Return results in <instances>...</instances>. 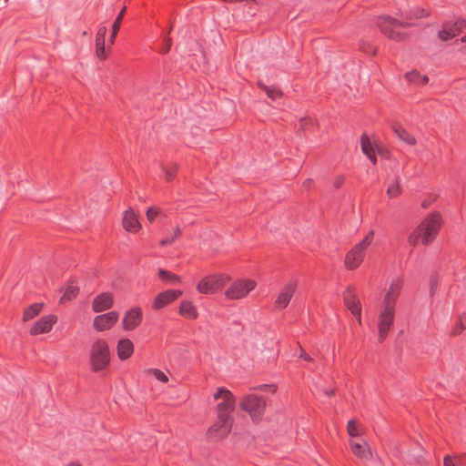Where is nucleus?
I'll return each instance as SVG.
<instances>
[{
	"instance_id": "obj_1",
	"label": "nucleus",
	"mask_w": 466,
	"mask_h": 466,
	"mask_svg": "<svg viewBox=\"0 0 466 466\" xmlns=\"http://www.w3.org/2000/svg\"><path fill=\"white\" fill-rule=\"evenodd\" d=\"M401 289L400 281H393L380 309L378 318L379 339L383 341L387 337L395 318L396 299Z\"/></svg>"
},
{
	"instance_id": "obj_2",
	"label": "nucleus",
	"mask_w": 466,
	"mask_h": 466,
	"mask_svg": "<svg viewBox=\"0 0 466 466\" xmlns=\"http://www.w3.org/2000/svg\"><path fill=\"white\" fill-rule=\"evenodd\" d=\"M441 228V218L438 214L427 217L418 228L410 235L409 244L416 246L421 242L424 245L431 243L437 236Z\"/></svg>"
},
{
	"instance_id": "obj_3",
	"label": "nucleus",
	"mask_w": 466,
	"mask_h": 466,
	"mask_svg": "<svg viewBox=\"0 0 466 466\" xmlns=\"http://www.w3.org/2000/svg\"><path fill=\"white\" fill-rule=\"evenodd\" d=\"M110 361L109 347L106 341L96 339L93 342L90 350V364L92 370L100 371L108 366Z\"/></svg>"
},
{
	"instance_id": "obj_4",
	"label": "nucleus",
	"mask_w": 466,
	"mask_h": 466,
	"mask_svg": "<svg viewBox=\"0 0 466 466\" xmlns=\"http://www.w3.org/2000/svg\"><path fill=\"white\" fill-rule=\"evenodd\" d=\"M377 25L385 35L395 41H402L405 38V34L399 30L400 27H409L413 25L412 23L408 21L400 22L390 15L378 17Z\"/></svg>"
},
{
	"instance_id": "obj_5",
	"label": "nucleus",
	"mask_w": 466,
	"mask_h": 466,
	"mask_svg": "<svg viewBox=\"0 0 466 466\" xmlns=\"http://www.w3.org/2000/svg\"><path fill=\"white\" fill-rule=\"evenodd\" d=\"M373 238L374 231L370 230L366 237L347 254L345 266L348 268L353 269L360 265L364 258V252L371 245Z\"/></svg>"
},
{
	"instance_id": "obj_6",
	"label": "nucleus",
	"mask_w": 466,
	"mask_h": 466,
	"mask_svg": "<svg viewBox=\"0 0 466 466\" xmlns=\"http://www.w3.org/2000/svg\"><path fill=\"white\" fill-rule=\"evenodd\" d=\"M216 400H221L217 405V412L218 416L233 418L232 413L236 408V398L231 391L226 388L219 387L213 394Z\"/></svg>"
},
{
	"instance_id": "obj_7",
	"label": "nucleus",
	"mask_w": 466,
	"mask_h": 466,
	"mask_svg": "<svg viewBox=\"0 0 466 466\" xmlns=\"http://www.w3.org/2000/svg\"><path fill=\"white\" fill-rule=\"evenodd\" d=\"M240 408L248 412L253 420H258L266 408V400L256 394H248L242 398Z\"/></svg>"
},
{
	"instance_id": "obj_8",
	"label": "nucleus",
	"mask_w": 466,
	"mask_h": 466,
	"mask_svg": "<svg viewBox=\"0 0 466 466\" xmlns=\"http://www.w3.org/2000/svg\"><path fill=\"white\" fill-rule=\"evenodd\" d=\"M233 418L218 415L217 421L208 429L207 436L211 441H218L226 437L231 431Z\"/></svg>"
},
{
	"instance_id": "obj_9",
	"label": "nucleus",
	"mask_w": 466,
	"mask_h": 466,
	"mask_svg": "<svg viewBox=\"0 0 466 466\" xmlns=\"http://www.w3.org/2000/svg\"><path fill=\"white\" fill-rule=\"evenodd\" d=\"M256 287V282L249 279L235 281L226 291V297L230 299H240L246 297Z\"/></svg>"
},
{
	"instance_id": "obj_10",
	"label": "nucleus",
	"mask_w": 466,
	"mask_h": 466,
	"mask_svg": "<svg viewBox=\"0 0 466 466\" xmlns=\"http://www.w3.org/2000/svg\"><path fill=\"white\" fill-rule=\"evenodd\" d=\"M225 283L226 278L223 276H208L198 282L197 289L203 294L214 293L221 289Z\"/></svg>"
},
{
	"instance_id": "obj_11",
	"label": "nucleus",
	"mask_w": 466,
	"mask_h": 466,
	"mask_svg": "<svg viewBox=\"0 0 466 466\" xmlns=\"http://www.w3.org/2000/svg\"><path fill=\"white\" fill-rule=\"evenodd\" d=\"M464 28H466V21L463 19H457L454 22H446L442 29L439 32V37L442 41H447L459 35Z\"/></svg>"
},
{
	"instance_id": "obj_12",
	"label": "nucleus",
	"mask_w": 466,
	"mask_h": 466,
	"mask_svg": "<svg viewBox=\"0 0 466 466\" xmlns=\"http://www.w3.org/2000/svg\"><path fill=\"white\" fill-rule=\"evenodd\" d=\"M119 315L116 311H109L97 315L94 319L93 326L97 331L110 329L118 320Z\"/></svg>"
},
{
	"instance_id": "obj_13",
	"label": "nucleus",
	"mask_w": 466,
	"mask_h": 466,
	"mask_svg": "<svg viewBox=\"0 0 466 466\" xmlns=\"http://www.w3.org/2000/svg\"><path fill=\"white\" fill-rule=\"evenodd\" d=\"M142 321V310L135 307L127 310L123 318L122 326L125 330H133Z\"/></svg>"
},
{
	"instance_id": "obj_14",
	"label": "nucleus",
	"mask_w": 466,
	"mask_h": 466,
	"mask_svg": "<svg viewBox=\"0 0 466 466\" xmlns=\"http://www.w3.org/2000/svg\"><path fill=\"white\" fill-rule=\"evenodd\" d=\"M296 289H297V282L292 280V281H289V283H287L281 289V291L279 292L276 301H275V305H276V308L279 309H285L290 299H292L295 291H296Z\"/></svg>"
},
{
	"instance_id": "obj_15",
	"label": "nucleus",
	"mask_w": 466,
	"mask_h": 466,
	"mask_svg": "<svg viewBox=\"0 0 466 466\" xmlns=\"http://www.w3.org/2000/svg\"><path fill=\"white\" fill-rule=\"evenodd\" d=\"M182 295V291L178 289H167L160 292L153 301V309H160L176 300Z\"/></svg>"
},
{
	"instance_id": "obj_16",
	"label": "nucleus",
	"mask_w": 466,
	"mask_h": 466,
	"mask_svg": "<svg viewBox=\"0 0 466 466\" xmlns=\"http://www.w3.org/2000/svg\"><path fill=\"white\" fill-rule=\"evenodd\" d=\"M57 318L55 315H46L38 319L31 328V335H39L49 332L56 324Z\"/></svg>"
},
{
	"instance_id": "obj_17",
	"label": "nucleus",
	"mask_w": 466,
	"mask_h": 466,
	"mask_svg": "<svg viewBox=\"0 0 466 466\" xmlns=\"http://www.w3.org/2000/svg\"><path fill=\"white\" fill-rule=\"evenodd\" d=\"M344 301L345 305L351 311L352 315L356 317L359 324H361V309L360 301L354 295L350 287H348L344 292Z\"/></svg>"
},
{
	"instance_id": "obj_18",
	"label": "nucleus",
	"mask_w": 466,
	"mask_h": 466,
	"mask_svg": "<svg viewBox=\"0 0 466 466\" xmlns=\"http://www.w3.org/2000/svg\"><path fill=\"white\" fill-rule=\"evenodd\" d=\"M113 295L109 292H104L94 299L92 309L95 312H102L109 309L113 306Z\"/></svg>"
},
{
	"instance_id": "obj_19",
	"label": "nucleus",
	"mask_w": 466,
	"mask_h": 466,
	"mask_svg": "<svg viewBox=\"0 0 466 466\" xmlns=\"http://www.w3.org/2000/svg\"><path fill=\"white\" fill-rule=\"evenodd\" d=\"M351 451L355 456L360 458L362 461H368L372 458V452L368 445V443L364 441H351L350 442Z\"/></svg>"
},
{
	"instance_id": "obj_20",
	"label": "nucleus",
	"mask_w": 466,
	"mask_h": 466,
	"mask_svg": "<svg viewBox=\"0 0 466 466\" xmlns=\"http://www.w3.org/2000/svg\"><path fill=\"white\" fill-rule=\"evenodd\" d=\"M123 227L127 231L130 232H136L141 228L138 218L133 210L128 209L125 211L123 217Z\"/></svg>"
},
{
	"instance_id": "obj_21",
	"label": "nucleus",
	"mask_w": 466,
	"mask_h": 466,
	"mask_svg": "<svg viewBox=\"0 0 466 466\" xmlns=\"http://www.w3.org/2000/svg\"><path fill=\"white\" fill-rule=\"evenodd\" d=\"M116 350L118 358L125 360L130 358L134 351L133 342L128 339H121L117 343Z\"/></svg>"
},
{
	"instance_id": "obj_22",
	"label": "nucleus",
	"mask_w": 466,
	"mask_h": 466,
	"mask_svg": "<svg viewBox=\"0 0 466 466\" xmlns=\"http://www.w3.org/2000/svg\"><path fill=\"white\" fill-rule=\"evenodd\" d=\"M360 147L362 152L369 157V159L375 165L377 163L376 148L372 145L370 137L363 134L360 138Z\"/></svg>"
},
{
	"instance_id": "obj_23",
	"label": "nucleus",
	"mask_w": 466,
	"mask_h": 466,
	"mask_svg": "<svg viewBox=\"0 0 466 466\" xmlns=\"http://www.w3.org/2000/svg\"><path fill=\"white\" fill-rule=\"evenodd\" d=\"M179 314L183 317L195 319L198 318V310L191 301L184 300L181 302L179 307Z\"/></svg>"
},
{
	"instance_id": "obj_24",
	"label": "nucleus",
	"mask_w": 466,
	"mask_h": 466,
	"mask_svg": "<svg viewBox=\"0 0 466 466\" xmlns=\"http://www.w3.org/2000/svg\"><path fill=\"white\" fill-rule=\"evenodd\" d=\"M258 86L263 90L268 98L276 100L282 96V92L276 86H267L261 78L257 82Z\"/></svg>"
},
{
	"instance_id": "obj_25",
	"label": "nucleus",
	"mask_w": 466,
	"mask_h": 466,
	"mask_svg": "<svg viewBox=\"0 0 466 466\" xmlns=\"http://www.w3.org/2000/svg\"><path fill=\"white\" fill-rule=\"evenodd\" d=\"M393 131L400 140L407 143L408 145L416 144L415 137L411 134H410L406 129H404L401 126H394Z\"/></svg>"
},
{
	"instance_id": "obj_26",
	"label": "nucleus",
	"mask_w": 466,
	"mask_h": 466,
	"mask_svg": "<svg viewBox=\"0 0 466 466\" xmlns=\"http://www.w3.org/2000/svg\"><path fill=\"white\" fill-rule=\"evenodd\" d=\"M42 309H43V303H34V304L30 305L24 311L23 320L28 321V320L34 319L41 312Z\"/></svg>"
},
{
	"instance_id": "obj_27",
	"label": "nucleus",
	"mask_w": 466,
	"mask_h": 466,
	"mask_svg": "<svg viewBox=\"0 0 466 466\" xmlns=\"http://www.w3.org/2000/svg\"><path fill=\"white\" fill-rule=\"evenodd\" d=\"M158 277L162 281L168 283V284H174V283L180 282V278L177 275H176L170 271H167L166 269H163V268H159Z\"/></svg>"
},
{
	"instance_id": "obj_28",
	"label": "nucleus",
	"mask_w": 466,
	"mask_h": 466,
	"mask_svg": "<svg viewBox=\"0 0 466 466\" xmlns=\"http://www.w3.org/2000/svg\"><path fill=\"white\" fill-rule=\"evenodd\" d=\"M181 234L179 227H176L172 232L166 235L164 238L160 240L161 246L171 245Z\"/></svg>"
},
{
	"instance_id": "obj_29",
	"label": "nucleus",
	"mask_w": 466,
	"mask_h": 466,
	"mask_svg": "<svg viewBox=\"0 0 466 466\" xmlns=\"http://www.w3.org/2000/svg\"><path fill=\"white\" fill-rule=\"evenodd\" d=\"M430 15L429 11L424 9V8H420V7H414L413 9H410L409 11V14L406 15V19H411V18H424V17H428Z\"/></svg>"
},
{
	"instance_id": "obj_30",
	"label": "nucleus",
	"mask_w": 466,
	"mask_h": 466,
	"mask_svg": "<svg viewBox=\"0 0 466 466\" xmlns=\"http://www.w3.org/2000/svg\"><path fill=\"white\" fill-rule=\"evenodd\" d=\"M406 77L409 81L419 82L420 84H426L429 81V78L426 75L420 76L417 72H410L406 75Z\"/></svg>"
},
{
	"instance_id": "obj_31",
	"label": "nucleus",
	"mask_w": 466,
	"mask_h": 466,
	"mask_svg": "<svg viewBox=\"0 0 466 466\" xmlns=\"http://www.w3.org/2000/svg\"><path fill=\"white\" fill-rule=\"evenodd\" d=\"M79 289L75 285H68L66 288L64 296L62 297V299L70 300L73 298H75L78 293Z\"/></svg>"
},
{
	"instance_id": "obj_32",
	"label": "nucleus",
	"mask_w": 466,
	"mask_h": 466,
	"mask_svg": "<svg viewBox=\"0 0 466 466\" xmlns=\"http://www.w3.org/2000/svg\"><path fill=\"white\" fill-rule=\"evenodd\" d=\"M106 32H107V29L106 26H100L98 28L96 36V46L105 45Z\"/></svg>"
},
{
	"instance_id": "obj_33",
	"label": "nucleus",
	"mask_w": 466,
	"mask_h": 466,
	"mask_svg": "<svg viewBox=\"0 0 466 466\" xmlns=\"http://www.w3.org/2000/svg\"><path fill=\"white\" fill-rule=\"evenodd\" d=\"M400 189L399 179L396 178L394 180V182L391 185H390V187H388L387 194L390 198H395L400 194Z\"/></svg>"
},
{
	"instance_id": "obj_34",
	"label": "nucleus",
	"mask_w": 466,
	"mask_h": 466,
	"mask_svg": "<svg viewBox=\"0 0 466 466\" xmlns=\"http://www.w3.org/2000/svg\"><path fill=\"white\" fill-rule=\"evenodd\" d=\"M125 11H126V7H123L122 10L120 11V13L118 14V15L116 16V20L114 21V24L112 25V30L114 31V34H117V32L120 28V24H121L122 18L124 16Z\"/></svg>"
},
{
	"instance_id": "obj_35",
	"label": "nucleus",
	"mask_w": 466,
	"mask_h": 466,
	"mask_svg": "<svg viewBox=\"0 0 466 466\" xmlns=\"http://www.w3.org/2000/svg\"><path fill=\"white\" fill-rule=\"evenodd\" d=\"M465 329H466V316H461L459 319L458 324H457L456 328L454 329V330L452 331V333L454 335L458 334Z\"/></svg>"
},
{
	"instance_id": "obj_36",
	"label": "nucleus",
	"mask_w": 466,
	"mask_h": 466,
	"mask_svg": "<svg viewBox=\"0 0 466 466\" xmlns=\"http://www.w3.org/2000/svg\"><path fill=\"white\" fill-rule=\"evenodd\" d=\"M152 373L154 374L155 378L161 381V382H167L168 381V378L167 376L161 370H157V369H153L152 370Z\"/></svg>"
},
{
	"instance_id": "obj_37",
	"label": "nucleus",
	"mask_w": 466,
	"mask_h": 466,
	"mask_svg": "<svg viewBox=\"0 0 466 466\" xmlns=\"http://www.w3.org/2000/svg\"><path fill=\"white\" fill-rule=\"evenodd\" d=\"M159 211L157 208H149L147 210V219L152 222L158 215Z\"/></svg>"
},
{
	"instance_id": "obj_38",
	"label": "nucleus",
	"mask_w": 466,
	"mask_h": 466,
	"mask_svg": "<svg viewBox=\"0 0 466 466\" xmlns=\"http://www.w3.org/2000/svg\"><path fill=\"white\" fill-rule=\"evenodd\" d=\"M348 431L350 436H358V428L354 420L348 422Z\"/></svg>"
},
{
	"instance_id": "obj_39",
	"label": "nucleus",
	"mask_w": 466,
	"mask_h": 466,
	"mask_svg": "<svg viewBox=\"0 0 466 466\" xmlns=\"http://www.w3.org/2000/svg\"><path fill=\"white\" fill-rule=\"evenodd\" d=\"M96 56L99 59L104 60L106 59V51H105V45L102 46H96Z\"/></svg>"
},
{
	"instance_id": "obj_40",
	"label": "nucleus",
	"mask_w": 466,
	"mask_h": 466,
	"mask_svg": "<svg viewBox=\"0 0 466 466\" xmlns=\"http://www.w3.org/2000/svg\"><path fill=\"white\" fill-rule=\"evenodd\" d=\"M176 167L165 168V177L167 181H170L175 175Z\"/></svg>"
},
{
	"instance_id": "obj_41",
	"label": "nucleus",
	"mask_w": 466,
	"mask_h": 466,
	"mask_svg": "<svg viewBox=\"0 0 466 466\" xmlns=\"http://www.w3.org/2000/svg\"><path fill=\"white\" fill-rule=\"evenodd\" d=\"M444 466H457L455 456H446L444 458Z\"/></svg>"
},
{
	"instance_id": "obj_42",
	"label": "nucleus",
	"mask_w": 466,
	"mask_h": 466,
	"mask_svg": "<svg viewBox=\"0 0 466 466\" xmlns=\"http://www.w3.org/2000/svg\"><path fill=\"white\" fill-rule=\"evenodd\" d=\"M457 466H466V455L458 456L455 455Z\"/></svg>"
},
{
	"instance_id": "obj_43",
	"label": "nucleus",
	"mask_w": 466,
	"mask_h": 466,
	"mask_svg": "<svg viewBox=\"0 0 466 466\" xmlns=\"http://www.w3.org/2000/svg\"><path fill=\"white\" fill-rule=\"evenodd\" d=\"M370 461L369 466H382V462L379 458H371L368 460Z\"/></svg>"
},
{
	"instance_id": "obj_44",
	"label": "nucleus",
	"mask_w": 466,
	"mask_h": 466,
	"mask_svg": "<svg viewBox=\"0 0 466 466\" xmlns=\"http://www.w3.org/2000/svg\"><path fill=\"white\" fill-rule=\"evenodd\" d=\"M258 389L261 390H267L268 389H269L272 392L276 391V387L274 385H268V384L260 385V386H258Z\"/></svg>"
},
{
	"instance_id": "obj_45",
	"label": "nucleus",
	"mask_w": 466,
	"mask_h": 466,
	"mask_svg": "<svg viewBox=\"0 0 466 466\" xmlns=\"http://www.w3.org/2000/svg\"><path fill=\"white\" fill-rule=\"evenodd\" d=\"M431 295L433 296L434 294V289L436 288L437 286V280L434 277H431Z\"/></svg>"
},
{
	"instance_id": "obj_46",
	"label": "nucleus",
	"mask_w": 466,
	"mask_h": 466,
	"mask_svg": "<svg viewBox=\"0 0 466 466\" xmlns=\"http://www.w3.org/2000/svg\"><path fill=\"white\" fill-rule=\"evenodd\" d=\"M300 358H302L303 360H307V361H311L312 360V358L304 352V350L301 349V352H300Z\"/></svg>"
},
{
	"instance_id": "obj_47",
	"label": "nucleus",
	"mask_w": 466,
	"mask_h": 466,
	"mask_svg": "<svg viewBox=\"0 0 466 466\" xmlns=\"http://www.w3.org/2000/svg\"><path fill=\"white\" fill-rule=\"evenodd\" d=\"M323 393L326 396L330 397V396L334 395L335 390L334 389H326V390H323Z\"/></svg>"
},
{
	"instance_id": "obj_48",
	"label": "nucleus",
	"mask_w": 466,
	"mask_h": 466,
	"mask_svg": "<svg viewBox=\"0 0 466 466\" xmlns=\"http://www.w3.org/2000/svg\"><path fill=\"white\" fill-rule=\"evenodd\" d=\"M67 466H81V464L77 461H72V462L68 463Z\"/></svg>"
},
{
	"instance_id": "obj_49",
	"label": "nucleus",
	"mask_w": 466,
	"mask_h": 466,
	"mask_svg": "<svg viewBox=\"0 0 466 466\" xmlns=\"http://www.w3.org/2000/svg\"><path fill=\"white\" fill-rule=\"evenodd\" d=\"M116 34H114V31L112 30V34H111V36H110V40L111 42L114 41L115 37H116Z\"/></svg>"
},
{
	"instance_id": "obj_50",
	"label": "nucleus",
	"mask_w": 466,
	"mask_h": 466,
	"mask_svg": "<svg viewBox=\"0 0 466 466\" xmlns=\"http://www.w3.org/2000/svg\"><path fill=\"white\" fill-rule=\"evenodd\" d=\"M169 47H170V44H168V46H167V48L165 49V52H167L169 50Z\"/></svg>"
},
{
	"instance_id": "obj_51",
	"label": "nucleus",
	"mask_w": 466,
	"mask_h": 466,
	"mask_svg": "<svg viewBox=\"0 0 466 466\" xmlns=\"http://www.w3.org/2000/svg\"><path fill=\"white\" fill-rule=\"evenodd\" d=\"M462 42H466V36L461 37Z\"/></svg>"
}]
</instances>
